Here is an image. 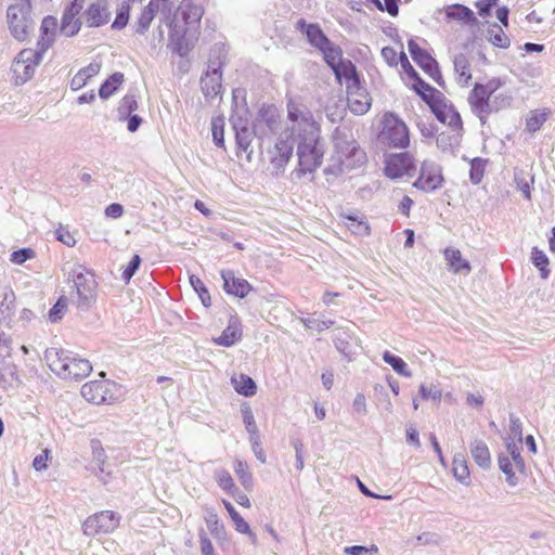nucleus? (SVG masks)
<instances>
[{"label":"nucleus","instance_id":"09e8293b","mask_svg":"<svg viewBox=\"0 0 555 555\" xmlns=\"http://www.w3.org/2000/svg\"><path fill=\"white\" fill-rule=\"evenodd\" d=\"M138 108V102L133 94H126L117 108L120 120L126 119L132 112Z\"/></svg>","mask_w":555,"mask_h":555},{"label":"nucleus","instance_id":"2f4dec72","mask_svg":"<svg viewBox=\"0 0 555 555\" xmlns=\"http://www.w3.org/2000/svg\"><path fill=\"white\" fill-rule=\"evenodd\" d=\"M456 81L461 86H467L472 79L470 64L466 55L457 54L453 60Z\"/></svg>","mask_w":555,"mask_h":555},{"label":"nucleus","instance_id":"ddd939ff","mask_svg":"<svg viewBox=\"0 0 555 555\" xmlns=\"http://www.w3.org/2000/svg\"><path fill=\"white\" fill-rule=\"evenodd\" d=\"M295 143L296 141L288 135V132H280L273 149L269 151L270 163L275 175L284 171L293 156Z\"/></svg>","mask_w":555,"mask_h":555},{"label":"nucleus","instance_id":"7c9ffc66","mask_svg":"<svg viewBox=\"0 0 555 555\" xmlns=\"http://www.w3.org/2000/svg\"><path fill=\"white\" fill-rule=\"evenodd\" d=\"M101 64L98 62H92L86 67L81 68L72 79L70 88L75 91L83 88L88 80L100 73Z\"/></svg>","mask_w":555,"mask_h":555},{"label":"nucleus","instance_id":"f257e3e1","mask_svg":"<svg viewBox=\"0 0 555 555\" xmlns=\"http://www.w3.org/2000/svg\"><path fill=\"white\" fill-rule=\"evenodd\" d=\"M334 151L323 172L326 180L337 178L345 171L362 166L366 155L347 129L336 128L332 135Z\"/></svg>","mask_w":555,"mask_h":555},{"label":"nucleus","instance_id":"de8ad7c7","mask_svg":"<svg viewBox=\"0 0 555 555\" xmlns=\"http://www.w3.org/2000/svg\"><path fill=\"white\" fill-rule=\"evenodd\" d=\"M453 474L457 481L466 482L469 478V469L464 455H456L453 459Z\"/></svg>","mask_w":555,"mask_h":555},{"label":"nucleus","instance_id":"4d7b16f0","mask_svg":"<svg viewBox=\"0 0 555 555\" xmlns=\"http://www.w3.org/2000/svg\"><path fill=\"white\" fill-rule=\"evenodd\" d=\"M36 257V253L31 248H21L14 250L10 256V261L14 264H23L27 260L34 259Z\"/></svg>","mask_w":555,"mask_h":555},{"label":"nucleus","instance_id":"603ef678","mask_svg":"<svg viewBox=\"0 0 555 555\" xmlns=\"http://www.w3.org/2000/svg\"><path fill=\"white\" fill-rule=\"evenodd\" d=\"M418 393L423 400L431 399L437 402H439L442 397L441 389L435 384H421Z\"/></svg>","mask_w":555,"mask_h":555},{"label":"nucleus","instance_id":"c756f323","mask_svg":"<svg viewBox=\"0 0 555 555\" xmlns=\"http://www.w3.org/2000/svg\"><path fill=\"white\" fill-rule=\"evenodd\" d=\"M412 78L414 79L413 89L429 106L434 104V101L441 99L443 95L440 91L425 82L415 70H413Z\"/></svg>","mask_w":555,"mask_h":555},{"label":"nucleus","instance_id":"6e6552de","mask_svg":"<svg viewBox=\"0 0 555 555\" xmlns=\"http://www.w3.org/2000/svg\"><path fill=\"white\" fill-rule=\"evenodd\" d=\"M7 17L12 36L18 41H24L33 25L30 17V2L22 1L11 4L8 8Z\"/></svg>","mask_w":555,"mask_h":555},{"label":"nucleus","instance_id":"412c9836","mask_svg":"<svg viewBox=\"0 0 555 555\" xmlns=\"http://www.w3.org/2000/svg\"><path fill=\"white\" fill-rule=\"evenodd\" d=\"M82 9L81 1H73L64 11L61 22L60 31L66 37L75 36L81 27V22L77 18V15Z\"/></svg>","mask_w":555,"mask_h":555},{"label":"nucleus","instance_id":"dca6fc26","mask_svg":"<svg viewBox=\"0 0 555 555\" xmlns=\"http://www.w3.org/2000/svg\"><path fill=\"white\" fill-rule=\"evenodd\" d=\"M408 49L413 61L441 86L442 75L439 70L437 61L427 51L422 49L413 39L409 40Z\"/></svg>","mask_w":555,"mask_h":555},{"label":"nucleus","instance_id":"0e129e2a","mask_svg":"<svg viewBox=\"0 0 555 555\" xmlns=\"http://www.w3.org/2000/svg\"><path fill=\"white\" fill-rule=\"evenodd\" d=\"M420 545H438L441 541L439 534L435 532H423L416 538Z\"/></svg>","mask_w":555,"mask_h":555},{"label":"nucleus","instance_id":"ea45409f","mask_svg":"<svg viewBox=\"0 0 555 555\" xmlns=\"http://www.w3.org/2000/svg\"><path fill=\"white\" fill-rule=\"evenodd\" d=\"M18 382L17 366L13 362H3L0 366V386L13 387Z\"/></svg>","mask_w":555,"mask_h":555},{"label":"nucleus","instance_id":"f8f14e48","mask_svg":"<svg viewBox=\"0 0 555 555\" xmlns=\"http://www.w3.org/2000/svg\"><path fill=\"white\" fill-rule=\"evenodd\" d=\"M384 171L392 180L412 177L416 171L415 158L408 152L390 154L385 159Z\"/></svg>","mask_w":555,"mask_h":555},{"label":"nucleus","instance_id":"20e7f679","mask_svg":"<svg viewBox=\"0 0 555 555\" xmlns=\"http://www.w3.org/2000/svg\"><path fill=\"white\" fill-rule=\"evenodd\" d=\"M46 360L56 375L61 378H85L92 371V365L87 359L77 357L70 351L50 348L46 351Z\"/></svg>","mask_w":555,"mask_h":555},{"label":"nucleus","instance_id":"bb28decb","mask_svg":"<svg viewBox=\"0 0 555 555\" xmlns=\"http://www.w3.org/2000/svg\"><path fill=\"white\" fill-rule=\"evenodd\" d=\"M296 28L306 35L309 43L317 49H321L327 44L328 38L317 24H308L305 20H299Z\"/></svg>","mask_w":555,"mask_h":555},{"label":"nucleus","instance_id":"6ab92c4d","mask_svg":"<svg viewBox=\"0 0 555 555\" xmlns=\"http://www.w3.org/2000/svg\"><path fill=\"white\" fill-rule=\"evenodd\" d=\"M88 27H101L108 23L111 11L107 0H96L91 3L82 14Z\"/></svg>","mask_w":555,"mask_h":555},{"label":"nucleus","instance_id":"a19ab883","mask_svg":"<svg viewBox=\"0 0 555 555\" xmlns=\"http://www.w3.org/2000/svg\"><path fill=\"white\" fill-rule=\"evenodd\" d=\"M383 360L387 364H389L392 367V370L400 376L408 377V378L412 376V372L409 369L408 364L400 357L386 350L383 352Z\"/></svg>","mask_w":555,"mask_h":555},{"label":"nucleus","instance_id":"e433bc0d","mask_svg":"<svg viewBox=\"0 0 555 555\" xmlns=\"http://www.w3.org/2000/svg\"><path fill=\"white\" fill-rule=\"evenodd\" d=\"M530 259L532 264L539 270L540 278L547 280L550 278L551 270L548 269L550 260L546 254L538 247H533Z\"/></svg>","mask_w":555,"mask_h":555},{"label":"nucleus","instance_id":"5fc2aeb1","mask_svg":"<svg viewBox=\"0 0 555 555\" xmlns=\"http://www.w3.org/2000/svg\"><path fill=\"white\" fill-rule=\"evenodd\" d=\"M68 299L65 296H61L55 305L49 311V319L51 322H57L61 320L67 309Z\"/></svg>","mask_w":555,"mask_h":555},{"label":"nucleus","instance_id":"f03ea898","mask_svg":"<svg viewBox=\"0 0 555 555\" xmlns=\"http://www.w3.org/2000/svg\"><path fill=\"white\" fill-rule=\"evenodd\" d=\"M500 78H491L485 83L477 82L468 94V104L474 115L485 125L492 113L511 106L513 95L509 91H499L503 86Z\"/></svg>","mask_w":555,"mask_h":555},{"label":"nucleus","instance_id":"0eeeda50","mask_svg":"<svg viewBox=\"0 0 555 555\" xmlns=\"http://www.w3.org/2000/svg\"><path fill=\"white\" fill-rule=\"evenodd\" d=\"M76 294L77 306L81 310H88L95 299L98 283L94 274L81 264H76L70 273Z\"/></svg>","mask_w":555,"mask_h":555},{"label":"nucleus","instance_id":"9b49d317","mask_svg":"<svg viewBox=\"0 0 555 555\" xmlns=\"http://www.w3.org/2000/svg\"><path fill=\"white\" fill-rule=\"evenodd\" d=\"M120 519V515L113 511L95 513L82 522V532L88 537L112 533L119 527Z\"/></svg>","mask_w":555,"mask_h":555},{"label":"nucleus","instance_id":"c03bdc74","mask_svg":"<svg viewBox=\"0 0 555 555\" xmlns=\"http://www.w3.org/2000/svg\"><path fill=\"white\" fill-rule=\"evenodd\" d=\"M446 13L449 18L462 22H472L475 20L473 11L463 4L450 5L448 7Z\"/></svg>","mask_w":555,"mask_h":555},{"label":"nucleus","instance_id":"052dcab7","mask_svg":"<svg viewBox=\"0 0 555 555\" xmlns=\"http://www.w3.org/2000/svg\"><path fill=\"white\" fill-rule=\"evenodd\" d=\"M55 237L59 242L63 243L64 245L66 246H74L76 244V240L74 238V236L72 235V233L69 232V230L60 224L56 230H55Z\"/></svg>","mask_w":555,"mask_h":555},{"label":"nucleus","instance_id":"680f3d73","mask_svg":"<svg viewBox=\"0 0 555 555\" xmlns=\"http://www.w3.org/2000/svg\"><path fill=\"white\" fill-rule=\"evenodd\" d=\"M141 264V258L139 255H134L131 260L129 261L128 266L122 271V280L125 282H129L131 278L134 275V273L138 271L139 267Z\"/></svg>","mask_w":555,"mask_h":555},{"label":"nucleus","instance_id":"5701e85b","mask_svg":"<svg viewBox=\"0 0 555 555\" xmlns=\"http://www.w3.org/2000/svg\"><path fill=\"white\" fill-rule=\"evenodd\" d=\"M347 102L350 111L356 115H363L371 107V98L362 85H358L354 89H347Z\"/></svg>","mask_w":555,"mask_h":555},{"label":"nucleus","instance_id":"f3484780","mask_svg":"<svg viewBox=\"0 0 555 555\" xmlns=\"http://www.w3.org/2000/svg\"><path fill=\"white\" fill-rule=\"evenodd\" d=\"M429 107L436 118L440 122L448 125L451 130H463V122L460 113L444 95H442L441 99L434 101V104Z\"/></svg>","mask_w":555,"mask_h":555},{"label":"nucleus","instance_id":"423d86ee","mask_svg":"<svg viewBox=\"0 0 555 555\" xmlns=\"http://www.w3.org/2000/svg\"><path fill=\"white\" fill-rule=\"evenodd\" d=\"M204 14V9L192 0H182L175 15L171 29V40L175 37L183 40L193 39Z\"/></svg>","mask_w":555,"mask_h":555},{"label":"nucleus","instance_id":"774afa93","mask_svg":"<svg viewBox=\"0 0 555 555\" xmlns=\"http://www.w3.org/2000/svg\"><path fill=\"white\" fill-rule=\"evenodd\" d=\"M49 455H50V450H48V449L42 450L41 453H39L38 455L35 456V459L33 461V467L37 472L46 469L48 467Z\"/></svg>","mask_w":555,"mask_h":555},{"label":"nucleus","instance_id":"2eb2a0df","mask_svg":"<svg viewBox=\"0 0 555 555\" xmlns=\"http://www.w3.org/2000/svg\"><path fill=\"white\" fill-rule=\"evenodd\" d=\"M443 180L441 167L433 160H424L413 186L423 192H434L442 186Z\"/></svg>","mask_w":555,"mask_h":555},{"label":"nucleus","instance_id":"69168bd1","mask_svg":"<svg viewBox=\"0 0 555 555\" xmlns=\"http://www.w3.org/2000/svg\"><path fill=\"white\" fill-rule=\"evenodd\" d=\"M509 433L511 435L522 442V424L520 420L514 415L509 416Z\"/></svg>","mask_w":555,"mask_h":555},{"label":"nucleus","instance_id":"9d476101","mask_svg":"<svg viewBox=\"0 0 555 555\" xmlns=\"http://www.w3.org/2000/svg\"><path fill=\"white\" fill-rule=\"evenodd\" d=\"M43 54L44 52L38 49H24L17 54L12 65L15 85H23L34 76Z\"/></svg>","mask_w":555,"mask_h":555},{"label":"nucleus","instance_id":"6e6d98bb","mask_svg":"<svg viewBox=\"0 0 555 555\" xmlns=\"http://www.w3.org/2000/svg\"><path fill=\"white\" fill-rule=\"evenodd\" d=\"M92 461L98 464L101 473H105V451L99 440L91 441Z\"/></svg>","mask_w":555,"mask_h":555},{"label":"nucleus","instance_id":"864d4df0","mask_svg":"<svg viewBox=\"0 0 555 555\" xmlns=\"http://www.w3.org/2000/svg\"><path fill=\"white\" fill-rule=\"evenodd\" d=\"M486 160L476 157L470 162L469 179L472 183L478 184L481 182L485 173Z\"/></svg>","mask_w":555,"mask_h":555},{"label":"nucleus","instance_id":"a878e982","mask_svg":"<svg viewBox=\"0 0 555 555\" xmlns=\"http://www.w3.org/2000/svg\"><path fill=\"white\" fill-rule=\"evenodd\" d=\"M57 30V20L53 16H46L40 26V38L37 47L41 52H47L54 42Z\"/></svg>","mask_w":555,"mask_h":555},{"label":"nucleus","instance_id":"f704fd0d","mask_svg":"<svg viewBox=\"0 0 555 555\" xmlns=\"http://www.w3.org/2000/svg\"><path fill=\"white\" fill-rule=\"evenodd\" d=\"M241 412L245 428L250 436V442L258 447L259 433L250 405L247 403L242 404Z\"/></svg>","mask_w":555,"mask_h":555},{"label":"nucleus","instance_id":"e2e57ef3","mask_svg":"<svg viewBox=\"0 0 555 555\" xmlns=\"http://www.w3.org/2000/svg\"><path fill=\"white\" fill-rule=\"evenodd\" d=\"M346 225L352 233H354L357 235H369L370 234L371 229H370L369 224L363 219H359L356 222H348V223H346Z\"/></svg>","mask_w":555,"mask_h":555},{"label":"nucleus","instance_id":"bf43d9fd","mask_svg":"<svg viewBox=\"0 0 555 555\" xmlns=\"http://www.w3.org/2000/svg\"><path fill=\"white\" fill-rule=\"evenodd\" d=\"M211 132H212V140H214L215 144L219 147H222L224 144L223 121L214 119L211 121Z\"/></svg>","mask_w":555,"mask_h":555},{"label":"nucleus","instance_id":"72a5a7b5","mask_svg":"<svg viewBox=\"0 0 555 555\" xmlns=\"http://www.w3.org/2000/svg\"><path fill=\"white\" fill-rule=\"evenodd\" d=\"M241 335L237 320H231L227 328L214 341L219 346L231 347L241 338Z\"/></svg>","mask_w":555,"mask_h":555},{"label":"nucleus","instance_id":"473e14b6","mask_svg":"<svg viewBox=\"0 0 555 555\" xmlns=\"http://www.w3.org/2000/svg\"><path fill=\"white\" fill-rule=\"evenodd\" d=\"M231 384L235 391L245 397H251L256 393L257 386L254 379L245 374L233 375Z\"/></svg>","mask_w":555,"mask_h":555},{"label":"nucleus","instance_id":"4be33fe9","mask_svg":"<svg viewBox=\"0 0 555 555\" xmlns=\"http://www.w3.org/2000/svg\"><path fill=\"white\" fill-rule=\"evenodd\" d=\"M230 120L235 131L238 149L247 153L254 140L255 131L249 127L248 120L241 116H232Z\"/></svg>","mask_w":555,"mask_h":555},{"label":"nucleus","instance_id":"1a4fd4ad","mask_svg":"<svg viewBox=\"0 0 555 555\" xmlns=\"http://www.w3.org/2000/svg\"><path fill=\"white\" fill-rule=\"evenodd\" d=\"M382 141L395 149H404L410 143L406 125L395 114L387 113L383 118Z\"/></svg>","mask_w":555,"mask_h":555},{"label":"nucleus","instance_id":"aec40b11","mask_svg":"<svg viewBox=\"0 0 555 555\" xmlns=\"http://www.w3.org/2000/svg\"><path fill=\"white\" fill-rule=\"evenodd\" d=\"M498 464L500 470L505 476V481L509 486H516L518 483H524L526 480V464L522 463L521 467L517 468L516 463L514 464V460L509 459L508 455H504V453H501L498 456Z\"/></svg>","mask_w":555,"mask_h":555},{"label":"nucleus","instance_id":"4c0bfd02","mask_svg":"<svg viewBox=\"0 0 555 555\" xmlns=\"http://www.w3.org/2000/svg\"><path fill=\"white\" fill-rule=\"evenodd\" d=\"M550 115L551 111L548 108L531 111L526 119V129L532 133L540 130Z\"/></svg>","mask_w":555,"mask_h":555},{"label":"nucleus","instance_id":"58836bf2","mask_svg":"<svg viewBox=\"0 0 555 555\" xmlns=\"http://www.w3.org/2000/svg\"><path fill=\"white\" fill-rule=\"evenodd\" d=\"M453 133L442 132L437 137V146L443 152H453L460 145L462 130H452Z\"/></svg>","mask_w":555,"mask_h":555},{"label":"nucleus","instance_id":"cd10ccee","mask_svg":"<svg viewBox=\"0 0 555 555\" xmlns=\"http://www.w3.org/2000/svg\"><path fill=\"white\" fill-rule=\"evenodd\" d=\"M449 269L454 273L467 275L472 271L469 262L462 257L459 249L447 247L443 251Z\"/></svg>","mask_w":555,"mask_h":555},{"label":"nucleus","instance_id":"a18cd8bd","mask_svg":"<svg viewBox=\"0 0 555 555\" xmlns=\"http://www.w3.org/2000/svg\"><path fill=\"white\" fill-rule=\"evenodd\" d=\"M204 518L210 533L216 538H221L224 533V527L219 521L218 515L215 513V511L207 508L205 511Z\"/></svg>","mask_w":555,"mask_h":555},{"label":"nucleus","instance_id":"13d9d810","mask_svg":"<svg viewBox=\"0 0 555 555\" xmlns=\"http://www.w3.org/2000/svg\"><path fill=\"white\" fill-rule=\"evenodd\" d=\"M153 20L154 16L151 9H143L138 18L135 31L143 35L149 29Z\"/></svg>","mask_w":555,"mask_h":555},{"label":"nucleus","instance_id":"7ed1b4c3","mask_svg":"<svg viewBox=\"0 0 555 555\" xmlns=\"http://www.w3.org/2000/svg\"><path fill=\"white\" fill-rule=\"evenodd\" d=\"M286 124L283 132L297 142L321 135V125L315 120L311 109L296 100H288L286 104Z\"/></svg>","mask_w":555,"mask_h":555},{"label":"nucleus","instance_id":"79ce46f5","mask_svg":"<svg viewBox=\"0 0 555 555\" xmlns=\"http://www.w3.org/2000/svg\"><path fill=\"white\" fill-rule=\"evenodd\" d=\"M124 75L121 73H114L111 75L100 87L99 95L101 99H108L122 83Z\"/></svg>","mask_w":555,"mask_h":555},{"label":"nucleus","instance_id":"8fccbe9b","mask_svg":"<svg viewBox=\"0 0 555 555\" xmlns=\"http://www.w3.org/2000/svg\"><path fill=\"white\" fill-rule=\"evenodd\" d=\"M521 443L522 442H519V440L515 441L512 438L505 439V447L507 451L506 455H508L509 459H513L514 463L516 462L517 468L521 467L522 463H525L520 454Z\"/></svg>","mask_w":555,"mask_h":555},{"label":"nucleus","instance_id":"338daca9","mask_svg":"<svg viewBox=\"0 0 555 555\" xmlns=\"http://www.w3.org/2000/svg\"><path fill=\"white\" fill-rule=\"evenodd\" d=\"M378 548L375 545L371 547H365L362 545H353L345 547L344 552L346 555H369L370 553L377 552Z\"/></svg>","mask_w":555,"mask_h":555},{"label":"nucleus","instance_id":"49530a36","mask_svg":"<svg viewBox=\"0 0 555 555\" xmlns=\"http://www.w3.org/2000/svg\"><path fill=\"white\" fill-rule=\"evenodd\" d=\"M489 40L490 42L499 48L506 49L511 44L509 38L506 36V34L503 31V29L498 26L493 25L488 30Z\"/></svg>","mask_w":555,"mask_h":555},{"label":"nucleus","instance_id":"c9c22d12","mask_svg":"<svg viewBox=\"0 0 555 555\" xmlns=\"http://www.w3.org/2000/svg\"><path fill=\"white\" fill-rule=\"evenodd\" d=\"M223 504L234 524L235 529L241 533L248 534L250 537L253 543H256V534L250 530L249 525L236 512L234 506L228 501H223Z\"/></svg>","mask_w":555,"mask_h":555},{"label":"nucleus","instance_id":"b1692460","mask_svg":"<svg viewBox=\"0 0 555 555\" xmlns=\"http://www.w3.org/2000/svg\"><path fill=\"white\" fill-rule=\"evenodd\" d=\"M221 278L223 280V288L230 295L244 298L251 289L250 284L246 280L236 278L231 270H223Z\"/></svg>","mask_w":555,"mask_h":555},{"label":"nucleus","instance_id":"3c124183","mask_svg":"<svg viewBox=\"0 0 555 555\" xmlns=\"http://www.w3.org/2000/svg\"><path fill=\"white\" fill-rule=\"evenodd\" d=\"M130 5L127 1L120 3L116 17L112 24V28L120 30L125 28L129 21Z\"/></svg>","mask_w":555,"mask_h":555},{"label":"nucleus","instance_id":"c85d7f7f","mask_svg":"<svg viewBox=\"0 0 555 555\" xmlns=\"http://www.w3.org/2000/svg\"><path fill=\"white\" fill-rule=\"evenodd\" d=\"M469 451L475 463L482 469L491 467V453L483 440L475 439L469 444Z\"/></svg>","mask_w":555,"mask_h":555},{"label":"nucleus","instance_id":"a211bd4d","mask_svg":"<svg viewBox=\"0 0 555 555\" xmlns=\"http://www.w3.org/2000/svg\"><path fill=\"white\" fill-rule=\"evenodd\" d=\"M221 80V63L210 61L207 72L201 78V87L204 95L210 99L217 96L222 89Z\"/></svg>","mask_w":555,"mask_h":555},{"label":"nucleus","instance_id":"393cba45","mask_svg":"<svg viewBox=\"0 0 555 555\" xmlns=\"http://www.w3.org/2000/svg\"><path fill=\"white\" fill-rule=\"evenodd\" d=\"M333 72L339 83L346 85V90L352 88L354 89L358 85H361L357 68L354 64L349 60H344L333 69Z\"/></svg>","mask_w":555,"mask_h":555},{"label":"nucleus","instance_id":"37998d69","mask_svg":"<svg viewBox=\"0 0 555 555\" xmlns=\"http://www.w3.org/2000/svg\"><path fill=\"white\" fill-rule=\"evenodd\" d=\"M319 50L323 53L325 62L332 69L344 61L340 48L334 46L331 41Z\"/></svg>","mask_w":555,"mask_h":555},{"label":"nucleus","instance_id":"39448f33","mask_svg":"<svg viewBox=\"0 0 555 555\" xmlns=\"http://www.w3.org/2000/svg\"><path fill=\"white\" fill-rule=\"evenodd\" d=\"M296 144V155L298 158V165L294 171L296 177L302 178L308 175L313 176V173L323 164L325 143L323 142L322 137L318 135L315 138L299 141Z\"/></svg>","mask_w":555,"mask_h":555},{"label":"nucleus","instance_id":"4468645a","mask_svg":"<svg viewBox=\"0 0 555 555\" xmlns=\"http://www.w3.org/2000/svg\"><path fill=\"white\" fill-rule=\"evenodd\" d=\"M115 389L116 384L111 380H91L81 387V396L94 404L112 403L115 400Z\"/></svg>","mask_w":555,"mask_h":555}]
</instances>
